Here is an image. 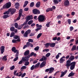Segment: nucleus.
<instances>
[{
	"label": "nucleus",
	"mask_w": 78,
	"mask_h": 78,
	"mask_svg": "<svg viewBox=\"0 0 78 78\" xmlns=\"http://www.w3.org/2000/svg\"><path fill=\"white\" fill-rule=\"evenodd\" d=\"M66 63V64L65 65V66H66L67 69H69L71 66H75V65L76 64V62H73L71 63V61L69 60H67Z\"/></svg>",
	"instance_id": "nucleus-1"
},
{
	"label": "nucleus",
	"mask_w": 78,
	"mask_h": 78,
	"mask_svg": "<svg viewBox=\"0 0 78 78\" xmlns=\"http://www.w3.org/2000/svg\"><path fill=\"white\" fill-rule=\"evenodd\" d=\"M45 16L40 15L38 17V21L40 22H43L45 20Z\"/></svg>",
	"instance_id": "nucleus-2"
},
{
	"label": "nucleus",
	"mask_w": 78,
	"mask_h": 78,
	"mask_svg": "<svg viewBox=\"0 0 78 78\" xmlns=\"http://www.w3.org/2000/svg\"><path fill=\"white\" fill-rule=\"evenodd\" d=\"M11 3L10 2H9L5 4L3 7V9H5V8H9L11 7Z\"/></svg>",
	"instance_id": "nucleus-3"
},
{
	"label": "nucleus",
	"mask_w": 78,
	"mask_h": 78,
	"mask_svg": "<svg viewBox=\"0 0 78 78\" xmlns=\"http://www.w3.org/2000/svg\"><path fill=\"white\" fill-rule=\"evenodd\" d=\"M16 47H13L12 48V51H13L14 53H17L16 55V56H18V55H19V53L18 52H19V50H16Z\"/></svg>",
	"instance_id": "nucleus-4"
},
{
	"label": "nucleus",
	"mask_w": 78,
	"mask_h": 78,
	"mask_svg": "<svg viewBox=\"0 0 78 78\" xmlns=\"http://www.w3.org/2000/svg\"><path fill=\"white\" fill-rule=\"evenodd\" d=\"M66 57L65 56H63L60 59V63L61 64L63 62H64L66 61Z\"/></svg>",
	"instance_id": "nucleus-5"
},
{
	"label": "nucleus",
	"mask_w": 78,
	"mask_h": 78,
	"mask_svg": "<svg viewBox=\"0 0 78 78\" xmlns=\"http://www.w3.org/2000/svg\"><path fill=\"white\" fill-rule=\"evenodd\" d=\"M33 13L34 14H40V11L38 10L37 9H34L33 10Z\"/></svg>",
	"instance_id": "nucleus-6"
},
{
	"label": "nucleus",
	"mask_w": 78,
	"mask_h": 78,
	"mask_svg": "<svg viewBox=\"0 0 78 78\" xmlns=\"http://www.w3.org/2000/svg\"><path fill=\"white\" fill-rule=\"evenodd\" d=\"M13 39H17L16 40L18 42H20V37L18 35H15L13 37Z\"/></svg>",
	"instance_id": "nucleus-7"
},
{
	"label": "nucleus",
	"mask_w": 78,
	"mask_h": 78,
	"mask_svg": "<svg viewBox=\"0 0 78 78\" xmlns=\"http://www.w3.org/2000/svg\"><path fill=\"white\" fill-rule=\"evenodd\" d=\"M32 19H33L32 16L31 15L27 17L26 20V23H27L28 22L29 20H32Z\"/></svg>",
	"instance_id": "nucleus-8"
},
{
	"label": "nucleus",
	"mask_w": 78,
	"mask_h": 78,
	"mask_svg": "<svg viewBox=\"0 0 78 78\" xmlns=\"http://www.w3.org/2000/svg\"><path fill=\"white\" fill-rule=\"evenodd\" d=\"M30 55H29L28 56H27L25 57V58H22V60L23 61H28V58H30Z\"/></svg>",
	"instance_id": "nucleus-9"
},
{
	"label": "nucleus",
	"mask_w": 78,
	"mask_h": 78,
	"mask_svg": "<svg viewBox=\"0 0 78 78\" xmlns=\"http://www.w3.org/2000/svg\"><path fill=\"white\" fill-rule=\"evenodd\" d=\"M1 52L2 54L3 53V52L5 51V46H2L0 48Z\"/></svg>",
	"instance_id": "nucleus-10"
},
{
	"label": "nucleus",
	"mask_w": 78,
	"mask_h": 78,
	"mask_svg": "<svg viewBox=\"0 0 78 78\" xmlns=\"http://www.w3.org/2000/svg\"><path fill=\"white\" fill-rule=\"evenodd\" d=\"M67 72V70H66V71H64V72H61V74L60 76V77H62L63 76H64L66 74V73Z\"/></svg>",
	"instance_id": "nucleus-11"
},
{
	"label": "nucleus",
	"mask_w": 78,
	"mask_h": 78,
	"mask_svg": "<svg viewBox=\"0 0 78 78\" xmlns=\"http://www.w3.org/2000/svg\"><path fill=\"white\" fill-rule=\"evenodd\" d=\"M64 5L65 6H67L69 5V1L68 0H66L64 2Z\"/></svg>",
	"instance_id": "nucleus-12"
},
{
	"label": "nucleus",
	"mask_w": 78,
	"mask_h": 78,
	"mask_svg": "<svg viewBox=\"0 0 78 78\" xmlns=\"http://www.w3.org/2000/svg\"><path fill=\"white\" fill-rule=\"evenodd\" d=\"M45 64H46V62H43L40 64V66L41 67H43L44 66H45Z\"/></svg>",
	"instance_id": "nucleus-13"
},
{
	"label": "nucleus",
	"mask_w": 78,
	"mask_h": 78,
	"mask_svg": "<svg viewBox=\"0 0 78 78\" xmlns=\"http://www.w3.org/2000/svg\"><path fill=\"white\" fill-rule=\"evenodd\" d=\"M55 69L53 67H51L49 68V71L48 73H53V72L54 71Z\"/></svg>",
	"instance_id": "nucleus-14"
},
{
	"label": "nucleus",
	"mask_w": 78,
	"mask_h": 78,
	"mask_svg": "<svg viewBox=\"0 0 78 78\" xmlns=\"http://www.w3.org/2000/svg\"><path fill=\"white\" fill-rule=\"evenodd\" d=\"M16 9H11L10 10V12L11 13V14H13L15 12H16Z\"/></svg>",
	"instance_id": "nucleus-15"
},
{
	"label": "nucleus",
	"mask_w": 78,
	"mask_h": 78,
	"mask_svg": "<svg viewBox=\"0 0 78 78\" xmlns=\"http://www.w3.org/2000/svg\"><path fill=\"white\" fill-rule=\"evenodd\" d=\"M27 45L28 47L30 46V47L32 48L33 47V44H32L31 43H30V42H27Z\"/></svg>",
	"instance_id": "nucleus-16"
},
{
	"label": "nucleus",
	"mask_w": 78,
	"mask_h": 78,
	"mask_svg": "<svg viewBox=\"0 0 78 78\" xmlns=\"http://www.w3.org/2000/svg\"><path fill=\"white\" fill-rule=\"evenodd\" d=\"M74 59H75V57H74V56L71 55L69 58V61H71L74 60Z\"/></svg>",
	"instance_id": "nucleus-17"
},
{
	"label": "nucleus",
	"mask_w": 78,
	"mask_h": 78,
	"mask_svg": "<svg viewBox=\"0 0 78 78\" xmlns=\"http://www.w3.org/2000/svg\"><path fill=\"white\" fill-rule=\"evenodd\" d=\"M25 23H24L23 24L19 26L18 27V30H20V29H21V28H22L25 25Z\"/></svg>",
	"instance_id": "nucleus-18"
},
{
	"label": "nucleus",
	"mask_w": 78,
	"mask_h": 78,
	"mask_svg": "<svg viewBox=\"0 0 78 78\" xmlns=\"http://www.w3.org/2000/svg\"><path fill=\"white\" fill-rule=\"evenodd\" d=\"M56 45V43H50V46L51 47H55V45Z\"/></svg>",
	"instance_id": "nucleus-19"
},
{
	"label": "nucleus",
	"mask_w": 78,
	"mask_h": 78,
	"mask_svg": "<svg viewBox=\"0 0 78 78\" xmlns=\"http://www.w3.org/2000/svg\"><path fill=\"white\" fill-rule=\"evenodd\" d=\"M53 11V9L52 8H48L46 9V11L47 12H49V11Z\"/></svg>",
	"instance_id": "nucleus-20"
},
{
	"label": "nucleus",
	"mask_w": 78,
	"mask_h": 78,
	"mask_svg": "<svg viewBox=\"0 0 78 78\" xmlns=\"http://www.w3.org/2000/svg\"><path fill=\"white\" fill-rule=\"evenodd\" d=\"M74 73H73V72H72L71 73H70L68 76V77H70V76H73V75H74Z\"/></svg>",
	"instance_id": "nucleus-21"
},
{
	"label": "nucleus",
	"mask_w": 78,
	"mask_h": 78,
	"mask_svg": "<svg viewBox=\"0 0 78 78\" xmlns=\"http://www.w3.org/2000/svg\"><path fill=\"white\" fill-rule=\"evenodd\" d=\"M30 53V51L29 50L26 51L25 53H24V55L25 56H27V55H29V53Z\"/></svg>",
	"instance_id": "nucleus-22"
},
{
	"label": "nucleus",
	"mask_w": 78,
	"mask_h": 78,
	"mask_svg": "<svg viewBox=\"0 0 78 78\" xmlns=\"http://www.w3.org/2000/svg\"><path fill=\"white\" fill-rule=\"evenodd\" d=\"M28 1H25V2H24V4L23 6L24 8H25V6H26L27 5H28Z\"/></svg>",
	"instance_id": "nucleus-23"
},
{
	"label": "nucleus",
	"mask_w": 78,
	"mask_h": 78,
	"mask_svg": "<svg viewBox=\"0 0 78 78\" xmlns=\"http://www.w3.org/2000/svg\"><path fill=\"white\" fill-rule=\"evenodd\" d=\"M76 47L75 45H73L72 49H71V50L72 51H73V50H76Z\"/></svg>",
	"instance_id": "nucleus-24"
},
{
	"label": "nucleus",
	"mask_w": 78,
	"mask_h": 78,
	"mask_svg": "<svg viewBox=\"0 0 78 78\" xmlns=\"http://www.w3.org/2000/svg\"><path fill=\"white\" fill-rule=\"evenodd\" d=\"M59 55H62V54H61V53H58V54L56 56V59H58V58H59Z\"/></svg>",
	"instance_id": "nucleus-25"
},
{
	"label": "nucleus",
	"mask_w": 78,
	"mask_h": 78,
	"mask_svg": "<svg viewBox=\"0 0 78 78\" xmlns=\"http://www.w3.org/2000/svg\"><path fill=\"white\" fill-rule=\"evenodd\" d=\"M40 4L41 2H38L36 4V7H37V8H39V7L40 6Z\"/></svg>",
	"instance_id": "nucleus-26"
},
{
	"label": "nucleus",
	"mask_w": 78,
	"mask_h": 78,
	"mask_svg": "<svg viewBox=\"0 0 78 78\" xmlns=\"http://www.w3.org/2000/svg\"><path fill=\"white\" fill-rule=\"evenodd\" d=\"M44 45H45V47L46 48L48 47H49V45L50 46V43H46L44 44Z\"/></svg>",
	"instance_id": "nucleus-27"
},
{
	"label": "nucleus",
	"mask_w": 78,
	"mask_h": 78,
	"mask_svg": "<svg viewBox=\"0 0 78 78\" xmlns=\"http://www.w3.org/2000/svg\"><path fill=\"white\" fill-rule=\"evenodd\" d=\"M36 26H37L36 27L37 28H41L42 27V25H39V24H37L36 25Z\"/></svg>",
	"instance_id": "nucleus-28"
},
{
	"label": "nucleus",
	"mask_w": 78,
	"mask_h": 78,
	"mask_svg": "<svg viewBox=\"0 0 78 78\" xmlns=\"http://www.w3.org/2000/svg\"><path fill=\"white\" fill-rule=\"evenodd\" d=\"M7 56L6 55H5L2 58V60L3 61H6L7 60Z\"/></svg>",
	"instance_id": "nucleus-29"
},
{
	"label": "nucleus",
	"mask_w": 78,
	"mask_h": 78,
	"mask_svg": "<svg viewBox=\"0 0 78 78\" xmlns=\"http://www.w3.org/2000/svg\"><path fill=\"white\" fill-rule=\"evenodd\" d=\"M40 62H38L37 64L35 66V68H37L39 67V65H40Z\"/></svg>",
	"instance_id": "nucleus-30"
},
{
	"label": "nucleus",
	"mask_w": 78,
	"mask_h": 78,
	"mask_svg": "<svg viewBox=\"0 0 78 78\" xmlns=\"http://www.w3.org/2000/svg\"><path fill=\"white\" fill-rule=\"evenodd\" d=\"M15 34V33L14 32H12L11 33L10 35V37H13L14 36V35Z\"/></svg>",
	"instance_id": "nucleus-31"
},
{
	"label": "nucleus",
	"mask_w": 78,
	"mask_h": 78,
	"mask_svg": "<svg viewBox=\"0 0 78 78\" xmlns=\"http://www.w3.org/2000/svg\"><path fill=\"white\" fill-rule=\"evenodd\" d=\"M21 16H22V15H21V13L19 14L18 17L16 19V20H20V17H21Z\"/></svg>",
	"instance_id": "nucleus-32"
},
{
	"label": "nucleus",
	"mask_w": 78,
	"mask_h": 78,
	"mask_svg": "<svg viewBox=\"0 0 78 78\" xmlns=\"http://www.w3.org/2000/svg\"><path fill=\"white\" fill-rule=\"evenodd\" d=\"M34 69H36V68L35 66H34V65H33L30 68V70H34Z\"/></svg>",
	"instance_id": "nucleus-33"
},
{
	"label": "nucleus",
	"mask_w": 78,
	"mask_h": 78,
	"mask_svg": "<svg viewBox=\"0 0 78 78\" xmlns=\"http://www.w3.org/2000/svg\"><path fill=\"white\" fill-rule=\"evenodd\" d=\"M8 17H9V16L8 15H5L3 16V18L4 19H6V18H8Z\"/></svg>",
	"instance_id": "nucleus-34"
},
{
	"label": "nucleus",
	"mask_w": 78,
	"mask_h": 78,
	"mask_svg": "<svg viewBox=\"0 0 78 78\" xmlns=\"http://www.w3.org/2000/svg\"><path fill=\"white\" fill-rule=\"evenodd\" d=\"M33 23V20H30L28 21V24L29 25H31V23Z\"/></svg>",
	"instance_id": "nucleus-35"
},
{
	"label": "nucleus",
	"mask_w": 78,
	"mask_h": 78,
	"mask_svg": "<svg viewBox=\"0 0 78 78\" xmlns=\"http://www.w3.org/2000/svg\"><path fill=\"white\" fill-rule=\"evenodd\" d=\"M15 28L14 27H12L10 28V30L11 31H14Z\"/></svg>",
	"instance_id": "nucleus-36"
},
{
	"label": "nucleus",
	"mask_w": 78,
	"mask_h": 78,
	"mask_svg": "<svg viewBox=\"0 0 78 78\" xmlns=\"http://www.w3.org/2000/svg\"><path fill=\"white\" fill-rule=\"evenodd\" d=\"M23 74V73L22 71L19 72V75L18 76L19 77L21 76H22Z\"/></svg>",
	"instance_id": "nucleus-37"
},
{
	"label": "nucleus",
	"mask_w": 78,
	"mask_h": 78,
	"mask_svg": "<svg viewBox=\"0 0 78 78\" xmlns=\"http://www.w3.org/2000/svg\"><path fill=\"white\" fill-rule=\"evenodd\" d=\"M75 66H73L72 65H71L70 67V69L71 70H73L75 68Z\"/></svg>",
	"instance_id": "nucleus-38"
},
{
	"label": "nucleus",
	"mask_w": 78,
	"mask_h": 78,
	"mask_svg": "<svg viewBox=\"0 0 78 78\" xmlns=\"http://www.w3.org/2000/svg\"><path fill=\"white\" fill-rule=\"evenodd\" d=\"M53 1L55 4H58L59 3V1L57 0H54Z\"/></svg>",
	"instance_id": "nucleus-39"
},
{
	"label": "nucleus",
	"mask_w": 78,
	"mask_h": 78,
	"mask_svg": "<svg viewBox=\"0 0 78 78\" xmlns=\"http://www.w3.org/2000/svg\"><path fill=\"white\" fill-rule=\"evenodd\" d=\"M41 35H42V33H40L37 36V39H39V37H41Z\"/></svg>",
	"instance_id": "nucleus-40"
},
{
	"label": "nucleus",
	"mask_w": 78,
	"mask_h": 78,
	"mask_svg": "<svg viewBox=\"0 0 78 78\" xmlns=\"http://www.w3.org/2000/svg\"><path fill=\"white\" fill-rule=\"evenodd\" d=\"M39 46H37L35 48L34 50H35V51H37L39 50Z\"/></svg>",
	"instance_id": "nucleus-41"
},
{
	"label": "nucleus",
	"mask_w": 78,
	"mask_h": 78,
	"mask_svg": "<svg viewBox=\"0 0 78 78\" xmlns=\"http://www.w3.org/2000/svg\"><path fill=\"white\" fill-rule=\"evenodd\" d=\"M28 34L27 33V32H25L23 34V36L24 37H27Z\"/></svg>",
	"instance_id": "nucleus-42"
},
{
	"label": "nucleus",
	"mask_w": 78,
	"mask_h": 78,
	"mask_svg": "<svg viewBox=\"0 0 78 78\" xmlns=\"http://www.w3.org/2000/svg\"><path fill=\"white\" fill-rule=\"evenodd\" d=\"M14 68H15V66H13L10 68V69L11 70H12L14 69Z\"/></svg>",
	"instance_id": "nucleus-43"
},
{
	"label": "nucleus",
	"mask_w": 78,
	"mask_h": 78,
	"mask_svg": "<svg viewBox=\"0 0 78 78\" xmlns=\"http://www.w3.org/2000/svg\"><path fill=\"white\" fill-rule=\"evenodd\" d=\"M50 22H49L46 24L47 27H50Z\"/></svg>",
	"instance_id": "nucleus-44"
},
{
	"label": "nucleus",
	"mask_w": 78,
	"mask_h": 78,
	"mask_svg": "<svg viewBox=\"0 0 78 78\" xmlns=\"http://www.w3.org/2000/svg\"><path fill=\"white\" fill-rule=\"evenodd\" d=\"M9 11H8L6 12H5L4 13V14H9Z\"/></svg>",
	"instance_id": "nucleus-45"
},
{
	"label": "nucleus",
	"mask_w": 78,
	"mask_h": 78,
	"mask_svg": "<svg viewBox=\"0 0 78 78\" xmlns=\"http://www.w3.org/2000/svg\"><path fill=\"white\" fill-rule=\"evenodd\" d=\"M43 59V61H46L47 60V58L46 57L43 56H42Z\"/></svg>",
	"instance_id": "nucleus-46"
},
{
	"label": "nucleus",
	"mask_w": 78,
	"mask_h": 78,
	"mask_svg": "<svg viewBox=\"0 0 78 78\" xmlns=\"http://www.w3.org/2000/svg\"><path fill=\"white\" fill-rule=\"evenodd\" d=\"M70 30L71 31H73V29H74V28H73V27L72 26H71L69 28Z\"/></svg>",
	"instance_id": "nucleus-47"
},
{
	"label": "nucleus",
	"mask_w": 78,
	"mask_h": 78,
	"mask_svg": "<svg viewBox=\"0 0 78 78\" xmlns=\"http://www.w3.org/2000/svg\"><path fill=\"white\" fill-rule=\"evenodd\" d=\"M28 41L30 42H33V40L31 39H29L28 40Z\"/></svg>",
	"instance_id": "nucleus-48"
},
{
	"label": "nucleus",
	"mask_w": 78,
	"mask_h": 78,
	"mask_svg": "<svg viewBox=\"0 0 78 78\" xmlns=\"http://www.w3.org/2000/svg\"><path fill=\"white\" fill-rule=\"evenodd\" d=\"M51 55V54L50 53H48L46 55V56L47 57H49Z\"/></svg>",
	"instance_id": "nucleus-49"
},
{
	"label": "nucleus",
	"mask_w": 78,
	"mask_h": 78,
	"mask_svg": "<svg viewBox=\"0 0 78 78\" xmlns=\"http://www.w3.org/2000/svg\"><path fill=\"white\" fill-rule=\"evenodd\" d=\"M67 21L69 24L70 25L71 24V20L70 19H68L67 20Z\"/></svg>",
	"instance_id": "nucleus-50"
},
{
	"label": "nucleus",
	"mask_w": 78,
	"mask_h": 78,
	"mask_svg": "<svg viewBox=\"0 0 78 78\" xmlns=\"http://www.w3.org/2000/svg\"><path fill=\"white\" fill-rule=\"evenodd\" d=\"M15 27L16 28H18V24L17 23H15Z\"/></svg>",
	"instance_id": "nucleus-51"
},
{
	"label": "nucleus",
	"mask_w": 78,
	"mask_h": 78,
	"mask_svg": "<svg viewBox=\"0 0 78 78\" xmlns=\"http://www.w3.org/2000/svg\"><path fill=\"white\" fill-rule=\"evenodd\" d=\"M53 41H56L57 40V37H53L52 38Z\"/></svg>",
	"instance_id": "nucleus-52"
},
{
	"label": "nucleus",
	"mask_w": 78,
	"mask_h": 78,
	"mask_svg": "<svg viewBox=\"0 0 78 78\" xmlns=\"http://www.w3.org/2000/svg\"><path fill=\"white\" fill-rule=\"evenodd\" d=\"M26 32H27V33L28 34H30L31 32V30H28L27 31H26Z\"/></svg>",
	"instance_id": "nucleus-53"
},
{
	"label": "nucleus",
	"mask_w": 78,
	"mask_h": 78,
	"mask_svg": "<svg viewBox=\"0 0 78 78\" xmlns=\"http://www.w3.org/2000/svg\"><path fill=\"white\" fill-rule=\"evenodd\" d=\"M19 58V57H16L13 60V61L14 62H15V61H16L18 59V58Z\"/></svg>",
	"instance_id": "nucleus-54"
},
{
	"label": "nucleus",
	"mask_w": 78,
	"mask_h": 78,
	"mask_svg": "<svg viewBox=\"0 0 78 78\" xmlns=\"http://www.w3.org/2000/svg\"><path fill=\"white\" fill-rule=\"evenodd\" d=\"M12 41V43H16L17 42V41L15 39H13Z\"/></svg>",
	"instance_id": "nucleus-55"
},
{
	"label": "nucleus",
	"mask_w": 78,
	"mask_h": 78,
	"mask_svg": "<svg viewBox=\"0 0 78 78\" xmlns=\"http://www.w3.org/2000/svg\"><path fill=\"white\" fill-rule=\"evenodd\" d=\"M29 62H26L25 63L24 65L25 66H28L29 65Z\"/></svg>",
	"instance_id": "nucleus-56"
},
{
	"label": "nucleus",
	"mask_w": 78,
	"mask_h": 78,
	"mask_svg": "<svg viewBox=\"0 0 78 78\" xmlns=\"http://www.w3.org/2000/svg\"><path fill=\"white\" fill-rule=\"evenodd\" d=\"M34 6V2H32L30 3V7H33Z\"/></svg>",
	"instance_id": "nucleus-57"
},
{
	"label": "nucleus",
	"mask_w": 78,
	"mask_h": 78,
	"mask_svg": "<svg viewBox=\"0 0 78 78\" xmlns=\"http://www.w3.org/2000/svg\"><path fill=\"white\" fill-rule=\"evenodd\" d=\"M15 6H20V4H19V3L18 2H16V3H15Z\"/></svg>",
	"instance_id": "nucleus-58"
},
{
	"label": "nucleus",
	"mask_w": 78,
	"mask_h": 78,
	"mask_svg": "<svg viewBox=\"0 0 78 78\" xmlns=\"http://www.w3.org/2000/svg\"><path fill=\"white\" fill-rule=\"evenodd\" d=\"M62 16L61 15H58L57 16V19H60V18H62Z\"/></svg>",
	"instance_id": "nucleus-59"
},
{
	"label": "nucleus",
	"mask_w": 78,
	"mask_h": 78,
	"mask_svg": "<svg viewBox=\"0 0 78 78\" xmlns=\"http://www.w3.org/2000/svg\"><path fill=\"white\" fill-rule=\"evenodd\" d=\"M22 69H27V66H23L21 68Z\"/></svg>",
	"instance_id": "nucleus-60"
},
{
	"label": "nucleus",
	"mask_w": 78,
	"mask_h": 78,
	"mask_svg": "<svg viewBox=\"0 0 78 78\" xmlns=\"http://www.w3.org/2000/svg\"><path fill=\"white\" fill-rule=\"evenodd\" d=\"M26 75V73H24L22 74V76H21L22 78H23L24 76H25Z\"/></svg>",
	"instance_id": "nucleus-61"
},
{
	"label": "nucleus",
	"mask_w": 78,
	"mask_h": 78,
	"mask_svg": "<svg viewBox=\"0 0 78 78\" xmlns=\"http://www.w3.org/2000/svg\"><path fill=\"white\" fill-rule=\"evenodd\" d=\"M5 68V67L4 66H2L0 68V70L1 71H2L3 70V69Z\"/></svg>",
	"instance_id": "nucleus-62"
},
{
	"label": "nucleus",
	"mask_w": 78,
	"mask_h": 78,
	"mask_svg": "<svg viewBox=\"0 0 78 78\" xmlns=\"http://www.w3.org/2000/svg\"><path fill=\"white\" fill-rule=\"evenodd\" d=\"M27 47H28V46L26 44V45L23 46V49H25V48H27Z\"/></svg>",
	"instance_id": "nucleus-63"
},
{
	"label": "nucleus",
	"mask_w": 78,
	"mask_h": 78,
	"mask_svg": "<svg viewBox=\"0 0 78 78\" xmlns=\"http://www.w3.org/2000/svg\"><path fill=\"white\" fill-rule=\"evenodd\" d=\"M28 9H29L28 8H25L24 9V10L25 11H28Z\"/></svg>",
	"instance_id": "nucleus-64"
}]
</instances>
